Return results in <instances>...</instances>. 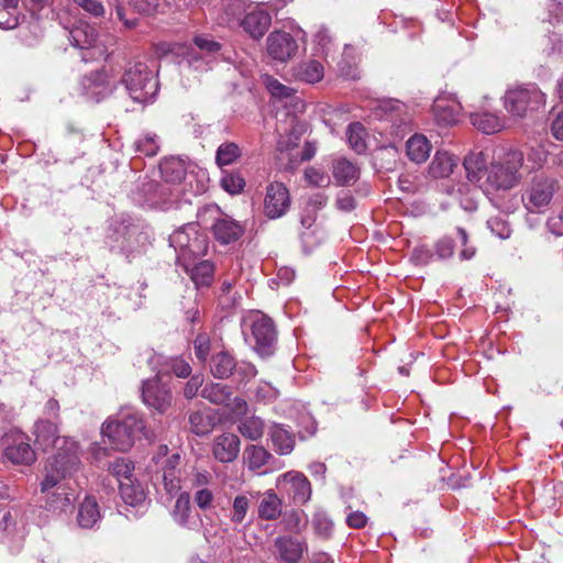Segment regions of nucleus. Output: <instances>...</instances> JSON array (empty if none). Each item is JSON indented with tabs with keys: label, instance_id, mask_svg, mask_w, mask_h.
Returning <instances> with one entry per match:
<instances>
[{
	"label": "nucleus",
	"instance_id": "obj_57",
	"mask_svg": "<svg viewBox=\"0 0 563 563\" xmlns=\"http://www.w3.org/2000/svg\"><path fill=\"white\" fill-rule=\"evenodd\" d=\"M234 373L238 375L240 382H247L257 375V369L254 364L242 361L240 363L236 362Z\"/></svg>",
	"mask_w": 563,
	"mask_h": 563
},
{
	"label": "nucleus",
	"instance_id": "obj_10",
	"mask_svg": "<svg viewBox=\"0 0 563 563\" xmlns=\"http://www.w3.org/2000/svg\"><path fill=\"white\" fill-rule=\"evenodd\" d=\"M44 415L47 416V419H42L37 421V444H41L44 451L48 450V448H56L57 452L65 453V449H60L55 440L63 439L57 435V421L59 419V404L56 399L49 398L43 410Z\"/></svg>",
	"mask_w": 563,
	"mask_h": 563
},
{
	"label": "nucleus",
	"instance_id": "obj_48",
	"mask_svg": "<svg viewBox=\"0 0 563 563\" xmlns=\"http://www.w3.org/2000/svg\"><path fill=\"white\" fill-rule=\"evenodd\" d=\"M279 396V391L271 383L261 380L255 389V398L257 401L272 402Z\"/></svg>",
	"mask_w": 563,
	"mask_h": 563
},
{
	"label": "nucleus",
	"instance_id": "obj_31",
	"mask_svg": "<svg viewBox=\"0 0 563 563\" xmlns=\"http://www.w3.org/2000/svg\"><path fill=\"white\" fill-rule=\"evenodd\" d=\"M471 122L477 130L485 134L497 133L505 126L504 120L490 112L473 113L471 115Z\"/></svg>",
	"mask_w": 563,
	"mask_h": 563
},
{
	"label": "nucleus",
	"instance_id": "obj_34",
	"mask_svg": "<svg viewBox=\"0 0 563 563\" xmlns=\"http://www.w3.org/2000/svg\"><path fill=\"white\" fill-rule=\"evenodd\" d=\"M5 456L15 464H29L34 459V451L22 438L15 439L13 444L5 449Z\"/></svg>",
	"mask_w": 563,
	"mask_h": 563
},
{
	"label": "nucleus",
	"instance_id": "obj_6",
	"mask_svg": "<svg viewBox=\"0 0 563 563\" xmlns=\"http://www.w3.org/2000/svg\"><path fill=\"white\" fill-rule=\"evenodd\" d=\"M123 82L130 97L140 103L152 101L158 91L153 71L142 63H136L125 71Z\"/></svg>",
	"mask_w": 563,
	"mask_h": 563
},
{
	"label": "nucleus",
	"instance_id": "obj_46",
	"mask_svg": "<svg viewBox=\"0 0 563 563\" xmlns=\"http://www.w3.org/2000/svg\"><path fill=\"white\" fill-rule=\"evenodd\" d=\"M245 186V180L241 175L225 173L221 178V187L231 195L240 194Z\"/></svg>",
	"mask_w": 563,
	"mask_h": 563
},
{
	"label": "nucleus",
	"instance_id": "obj_20",
	"mask_svg": "<svg viewBox=\"0 0 563 563\" xmlns=\"http://www.w3.org/2000/svg\"><path fill=\"white\" fill-rule=\"evenodd\" d=\"M254 497L258 499L257 514L261 519L273 521L283 514V499L274 489H267L264 493L256 492Z\"/></svg>",
	"mask_w": 563,
	"mask_h": 563
},
{
	"label": "nucleus",
	"instance_id": "obj_19",
	"mask_svg": "<svg viewBox=\"0 0 563 563\" xmlns=\"http://www.w3.org/2000/svg\"><path fill=\"white\" fill-rule=\"evenodd\" d=\"M240 439L234 433H223L214 438L212 454L221 463L234 461L240 453Z\"/></svg>",
	"mask_w": 563,
	"mask_h": 563
},
{
	"label": "nucleus",
	"instance_id": "obj_4",
	"mask_svg": "<svg viewBox=\"0 0 563 563\" xmlns=\"http://www.w3.org/2000/svg\"><path fill=\"white\" fill-rule=\"evenodd\" d=\"M559 187V180L555 177L544 174L533 176L521 195L523 207L530 213L544 212Z\"/></svg>",
	"mask_w": 563,
	"mask_h": 563
},
{
	"label": "nucleus",
	"instance_id": "obj_35",
	"mask_svg": "<svg viewBox=\"0 0 563 563\" xmlns=\"http://www.w3.org/2000/svg\"><path fill=\"white\" fill-rule=\"evenodd\" d=\"M399 165V154L396 147L379 148L374 156V166L380 172H394Z\"/></svg>",
	"mask_w": 563,
	"mask_h": 563
},
{
	"label": "nucleus",
	"instance_id": "obj_33",
	"mask_svg": "<svg viewBox=\"0 0 563 563\" xmlns=\"http://www.w3.org/2000/svg\"><path fill=\"white\" fill-rule=\"evenodd\" d=\"M159 169L163 179L169 184H179L186 176L185 163L176 157L163 161Z\"/></svg>",
	"mask_w": 563,
	"mask_h": 563
},
{
	"label": "nucleus",
	"instance_id": "obj_61",
	"mask_svg": "<svg viewBox=\"0 0 563 563\" xmlns=\"http://www.w3.org/2000/svg\"><path fill=\"white\" fill-rule=\"evenodd\" d=\"M454 243L449 238H443L435 244V254L439 258L445 260L453 255Z\"/></svg>",
	"mask_w": 563,
	"mask_h": 563
},
{
	"label": "nucleus",
	"instance_id": "obj_1",
	"mask_svg": "<svg viewBox=\"0 0 563 563\" xmlns=\"http://www.w3.org/2000/svg\"><path fill=\"white\" fill-rule=\"evenodd\" d=\"M523 153L507 148L495 152L487 162L483 152L468 154L463 162L467 179L485 195H497L516 188L522 181Z\"/></svg>",
	"mask_w": 563,
	"mask_h": 563
},
{
	"label": "nucleus",
	"instance_id": "obj_59",
	"mask_svg": "<svg viewBox=\"0 0 563 563\" xmlns=\"http://www.w3.org/2000/svg\"><path fill=\"white\" fill-rule=\"evenodd\" d=\"M213 499V494L209 488H199L195 492L194 500L202 510L211 508Z\"/></svg>",
	"mask_w": 563,
	"mask_h": 563
},
{
	"label": "nucleus",
	"instance_id": "obj_5",
	"mask_svg": "<svg viewBox=\"0 0 563 563\" xmlns=\"http://www.w3.org/2000/svg\"><path fill=\"white\" fill-rule=\"evenodd\" d=\"M545 93L537 85L509 89L504 97L505 109L514 117L525 118L545 106Z\"/></svg>",
	"mask_w": 563,
	"mask_h": 563
},
{
	"label": "nucleus",
	"instance_id": "obj_30",
	"mask_svg": "<svg viewBox=\"0 0 563 563\" xmlns=\"http://www.w3.org/2000/svg\"><path fill=\"white\" fill-rule=\"evenodd\" d=\"M406 150L410 161L421 164L429 157L431 145L426 136L415 134L407 141Z\"/></svg>",
	"mask_w": 563,
	"mask_h": 563
},
{
	"label": "nucleus",
	"instance_id": "obj_36",
	"mask_svg": "<svg viewBox=\"0 0 563 563\" xmlns=\"http://www.w3.org/2000/svg\"><path fill=\"white\" fill-rule=\"evenodd\" d=\"M433 113L439 123L451 125L457 122L459 107L444 99H437L433 103Z\"/></svg>",
	"mask_w": 563,
	"mask_h": 563
},
{
	"label": "nucleus",
	"instance_id": "obj_54",
	"mask_svg": "<svg viewBox=\"0 0 563 563\" xmlns=\"http://www.w3.org/2000/svg\"><path fill=\"white\" fill-rule=\"evenodd\" d=\"M107 86V76L104 73H95L90 76L86 77L84 80V87L87 90H91L92 88H98L99 90L96 91V95H100L106 90ZM91 93L93 95L95 91L92 90Z\"/></svg>",
	"mask_w": 563,
	"mask_h": 563
},
{
	"label": "nucleus",
	"instance_id": "obj_39",
	"mask_svg": "<svg viewBox=\"0 0 563 563\" xmlns=\"http://www.w3.org/2000/svg\"><path fill=\"white\" fill-rule=\"evenodd\" d=\"M264 421L258 417H249L238 424L239 432L251 441L261 439L264 434Z\"/></svg>",
	"mask_w": 563,
	"mask_h": 563
},
{
	"label": "nucleus",
	"instance_id": "obj_62",
	"mask_svg": "<svg viewBox=\"0 0 563 563\" xmlns=\"http://www.w3.org/2000/svg\"><path fill=\"white\" fill-rule=\"evenodd\" d=\"M327 201L328 197L324 194L316 192L308 198L306 208L312 212H317L327 205Z\"/></svg>",
	"mask_w": 563,
	"mask_h": 563
},
{
	"label": "nucleus",
	"instance_id": "obj_21",
	"mask_svg": "<svg viewBox=\"0 0 563 563\" xmlns=\"http://www.w3.org/2000/svg\"><path fill=\"white\" fill-rule=\"evenodd\" d=\"M235 367V357L225 350L213 353L209 361V371L218 379L231 377L234 374Z\"/></svg>",
	"mask_w": 563,
	"mask_h": 563
},
{
	"label": "nucleus",
	"instance_id": "obj_52",
	"mask_svg": "<svg viewBox=\"0 0 563 563\" xmlns=\"http://www.w3.org/2000/svg\"><path fill=\"white\" fill-rule=\"evenodd\" d=\"M316 55L323 56L328 54L331 36L327 29H320L313 37Z\"/></svg>",
	"mask_w": 563,
	"mask_h": 563
},
{
	"label": "nucleus",
	"instance_id": "obj_37",
	"mask_svg": "<svg viewBox=\"0 0 563 563\" xmlns=\"http://www.w3.org/2000/svg\"><path fill=\"white\" fill-rule=\"evenodd\" d=\"M386 114V120L390 121L397 128L407 126L410 123V117L406 112V106L398 101H388L383 108Z\"/></svg>",
	"mask_w": 563,
	"mask_h": 563
},
{
	"label": "nucleus",
	"instance_id": "obj_49",
	"mask_svg": "<svg viewBox=\"0 0 563 563\" xmlns=\"http://www.w3.org/2000/svg\"><path fill=\"white\" fill-rule=\"evenodd\" d=\"M247 0H229L225 5V14L228 22H239L246 12Z\"/></svg>",
	"mask_w": 563,
	"mask_h": 563
},
{
	"label": "nucleus",
	"instance_id": "obj_58",
	"mask_svg": "<svg viewBox=\"0 0 563 563\" xmlns=\"http://www.w3.org/2000/svg\"><path fill=\"white\" fill-rule=\"evenodd\" d=\"M488 228L500 239H507L510 236V228L508 223L500 218H490L487 221Z\"/></svg>",
	"mask_w": 563,
	"mask_h": 563
},
{
	"label": "nucleus",
	"instance_id": "obj_40",
	"mask_svg": "<svg viewBox=\"0 0 563 563\" xmlns=\"http://www.w3.org/2000/svg\"><path fill=\"white\" fill-rule=\"evenodd\" d=\"M271 438L275 450L279 454H289L295 445L292 435L279 426H275L271 430Z\"/></svg>",
	"mask_w": 563,
	"mask_h": 563
},
{
	"label": "nucleus",
	"instance_id": "obj_55",
	"mask_svg": "<svg viewBox=\"0 0 563 563\" xmlns=\"http://www.w3.org/2000/svg\"><path fill=\"white\" fill-rule=\"evenodd\" d=\"M170 371L179 378H187L191 375V366L181 357H172L168 361Z\"/></svg>",
	"mask_w": 563,
	"mask_h": 563
},
{
	"label": "nucleus",
	"instance_id": "obj_63",
	"mask_svg": "<svg viewBox=\"0 0 563 563\" xmlns=\"http://www.w3.org/2000/svg\"><path fill=\"white\" fill-rule=\"evenodd\" d=\"M432 258V253L424 246L415 247L411 254V260L419 265L429 263Z\"/></svg>",
	"mask_w": 563,
	"mask_h": 563
},
{
	"label": "nucleus",
	"instance_id": "obj_44",
	"mask_svg": "<svg viewBox=\"0 0 563 563\" xmlns=\"http://www.w3.org/2000/svg\"><path fill=\"white\" fill-rule=\"evenodd\" d=\"M135 151L140 154H143L145 156H155L158 153L159 145L157 142V137L155 134H145L144 136L140 137L135 144Z\"/></svg>",
	"mask_w": 563,
	"mask_h": 563
},
{
	"label": "nucleus",
	"instance_id": "obj_42",
	"mask_svg": "<svg viewBox=\"0 0 563 563\" xmlns=\"http://www.w3.org/2000/svg\"><path fill=\"white\" fill-rule=\"evenodd\" d=\"M316 213L317 212H312L306 208L300 218V223L305 229V231L300 233V239L306 247H313L320 243V239L312 240V236L317 233L316 229L312 230L317 218Z\"/></svg>",
	"mask_w": 563,
	"mask_h": 563
},
{
	"label": "nucleus",
	"instance_id": "obj_56",
	"mask_svg": "<svg viewBox=\"0 0 563 563\" xmlns=\"http://www.w3.org/2000/svg\"><path fill=\"white\" fill-rule=\"evenodd\" d=\"M305 178L309 184L317 186V187H324L330 184L329 176L327 174H324L323 172H321L317 168H313V167L306 169Z\"/></svg>",
	"mask_w": 563,
	"mask_h": 563
},
{
	"label": "nucleus",
	"instance_id": "obj_18",
	"mask_svg": "<svg viewBox=\"0 0 563 563\" xmlns=\"http://www.w3.org/2000/svg\"><path fill=\"white\" fill-rule=\"evenodd\" d=\"M269 13L262 9H253L238 22L252 38L260 40L271 26Z\"/></svg>",
	"mask_w": 563,
	"mask_h": 563
},
{
	"label": "nucleus",
	"instance_id": "obj_50",
	"mask_svg": "<svg viewBox=\"0 0 563 563\" xmlns=\"http://www.w3.org/2000/svg\"><path fill=\"white\" fill-rule=\"evenodd\" d=\"M302 512L298 510H291L284 515L282 525L284 529L289 532H300L302 528Z\"/></svg>",
	"mask_w": 563,
	"mask_h": 563
},
{
	"label": "nucleus",
	"instance_id": "obj_32",
	"mask_svg": "<svg viewBox=\"0 0 563 563\" xmlns=\"http://www.w3.org/2000/svg\"><path fill=\"white\" fill-rule=\"evenodd\" d=\"M77 520L86 529L93 528L100 520L99 506L93 497H86L80 504Z\"/></svg>",
	"mask_w": 563,
	"mask_h": 563
},
{
	"label": "nucleus",
	"instance_id": "obj_22",
	"mask_svg": "<svg viewBox=\"0 0 563 563\" xmlns=\"http://www.w3.org/2000/svg\"><path fill=\"white\" fill-rule=\"evenodd\" d=\"M212 231L214 238L220 243L229 244L242 236L244 228L238 221L229 217H223L213 223Z\"/></svg>",
	"mask_w": 563,
	"mask_h": 563
},
{
	"label": "nucleus",
	"instance_id": "obj_15",
	"mask_svg": "<svg viewBox=\"0 0 563 563\" xmlns=\"http://www.w3.org/2000/svg\"><path fill=\"white\" fill-rule=\"evenodd\" d=\"M286 485L287 494L295 504L303 505L311 497V485L308 478L298 472H287L277 478V485Z\"/></svg>",
	"mask_w": 563,
	"mask_h": 563
},
{
	"label": "nucleus",
	"instance_id": "obj_28",
	"mask_svg": "<svg viewBox=\"0 0 563 563\" xmlns=\"http://www.w3.org/2000/svg\"><path fill=\"white\" fill-rule=\"evenodd\" d=\"M69 40L74 46L88 49L96 47L98 35L93 26L82 23L70 30Z\"/></svg>",
	"mask_w": 563,
	"mask_h": 563
},
{
	"label": "nucleus",
	"instance_id": "obj_14",
	"mask_svg": "<svg viewBox=\"0 0 563 563\" xmlns=\"http://www.w3.org/2000/svg\"><path fill=\"white\" fill-rule=\"evenodd\" d=\"M113 470L122 476L119 479V490L123 501L130 506L142 504L145 500V493L140 484L133 482L129 464L124 461L117 462Z\"/></svg>",
	"mask_w": 563,
	"mask_h": 563
},
{
	"label": "nucleus",
	"instance_id": "obj_17",
	"mask_svg": "<svg viewBox=\"0 0 563 563\" xmlns=\"http://www.w3.org/2000/svg\"><path fill=\"white\" fill-rule=\"evenodd\" d=\"M172 517L177 525L189 530H198L201 525L199 515L192 510L188 493L179 494L172 510Z\"/></svg>",
	"mask_w": 563,
	"mask_h": 563
},
{
	"label": "nucleus",
	"instance_id": "obj_25",
	"mask_svg": "<svg viewBox=\"0 0 563 563\" xmlns=\"http://www.w3.org/2000/svg\"><path fill=\"white\" fill-rule=\"evenodd\" d=\"M244 463L250 471L260 472L265 474L266 471H261L263 466L269 464L274 460L273 455L263 446L247 445L243 453Z\"/></svg>",
	"mask_w": 563,
	"mask_h": 563
},
{
	"label": "nucleus",
	"instance_id": "obj_16",
	"mask_svg": "<svg viewBox=\"0 0 563 563\" xmlns=\"http://www.w3.org/2000/svg\"><path fill=\"white\" fill-rule=\"evenodd\" d=\"M306 551V542L294 537L282 536L274 540V553L284 563H299Z\"/></svg>",
	"mask_w": 563,
	"mask_h": 563
},
{
	"label": "nucleus",
	"instance_id": "obj_23",
	"mask_svg": "<svg viewBox=\"0 0 563 563\" xmlns=\"http://www.w3.org/2000/svg\"><path fill=\"white\" fill-rule=\"evenodd\" d=\"M291 74L296 80L306 84H316L322 80L324 67L319 60L307 59L294 66Z\"/></svg>",
	"mask_w": 563,
	"mask_h": 563
},
{
	"label": "nucleus",
	"instance_id": "obj_29",
	"mask_svg": "<svg viewBox=\"0 0 563 563\" xmlns=\"http://www.w3.org/2000/svg\"><path fill=\"white\" fill-rule=\"evenodd\" d=\"M456 165L457 159L454 156L446 152H437L429 165V174L433 178H445L453 173Z\"/></svg>",
	"mask_w": 563,
	"mask_h": 563
},
{
	"label": "nucleus",
	"instance_id": "obj_41",
	"mask_svg": "<svg viewBox=\"0 0 563 563\" xmlns=\"http://www.w3.org/2000/svg\"><path fill=\"white\" fill-rule=\"evenodd\" d=\"M214 266L209 261H201L190 269V277L197 287L209 286L213 280Z\"/></svg>",
	"mask_w": 563,
	"mask_h": 563
},
{
	"label": "nucleus",
	"instance_id": "obj_9",
	"mask_svg": "<svg viewBox=\"0 0 563 563\" xmlns=\"http://www.w3.org/2000/svg\"><path fill=\"white\" fill-rule=\"evenodd\" d=\"M25 534L24 522L19 519L16 511H0V543L10 552L19 553L23 548Z\"/></svg>",
	"mask_w": 563,
	"mask_h": 563
},
{
	"label": "nucleus",
	"instance_id": "obj_38",
	"mask_svg": "<svg viewBox=\"0 0 563 563\" xmlns=\"http://www.w3.org/2000/svg\"><path fill=\"white\" fill-rule=\"evenodd\" d=\"M242 156V151L236 143L224 142L219 145L216 152V164L219 167H224L235 164Z\"/></svg>",
	"mask_w": 563,
	"mask_h": 563
},
{
	"label": "nucleus",
	"instance_id": "obj_53",
	"mask_svg": "<svg viewBox=\"0 0 563 563\" xmlns=\"http://www.w3.org/2000/svg\"><path fill=\"white\" fill-rule=\"evenodd\" d=\"M205 377L202 374L190 375L186 383L183 394L186 399H192L198 395L199 389H202Z\"/></svg>",
	"mask_w": 563,
	"mask_h": 563
},
{
	"label": "nucleus",
	"instance_id": "obj_45",
	"mask_svg": "<svg viewBox=\"0 0 563 563\" xmlns=\"http://www.w3.org/2000/svg\"><path fill=\"white\" fill-rule=\"evenodd\" d=\"M192 345L197 360L201 363H206L211 350V341L209 335L207 333L197 334Z\"/></svg>",
	"mask_w": 563,
	"mask_h": 563
},
{
	"label": "nucleus",
	"instance_id": "obj_60",
	"mask_svg": "<svg viewBox=\"0 0 563 563\" xmlns=\"http://www.w3.org/2000/svg\"><path fill=\"white\" fill-rule=\"evenodd\" d=\"M74 3L93 16H101L104 13L103 5L97 0H74Z\"/></svg>",
	"mask_w": 563,
	"mask_h": 563
},
{
	"label": "nucleus",
	"instance_id": "obj_26",
	"mask_svg": "<svg viewBox=\"0 0 563 563\" xmlns=\"http://www.w3.org/2000/svg\"><path fill=\"white\" fill-rule=\"evenodd\" d=\"M233 391L230 386L220 383L210 382L203 386L200 391V396L211 404L222 405L224 407L230 406L232 400Z\"/></svg>",
	"mask_w": 563,
	"mask_h": 563
},
{
	"label": "nucleus",
	"instance_id": "obj_8",
	"mask_svg": "<svg viewBox=\"0 0 563 563\" xmlns=\"http://www.w3.org/2000/svg\"><path fill=\"white\" fill-rule=\"evenodd\" d=\"M159 373L142 384V400L159 415L166 413L173 406L174 397L170 387L162 383Z\"/></svg>",
	"mask_w": 563,
	"mask_h": 563
},
{
	"label": "nucleus",
	"instance_id": "obj_12",
	"mask_svg": "<svg viewBox=\"0 0 563 563\" xmlns=\"http://www.w3.org/2000/svg\"><path fill=\"white\" fill-rule=\"evenodd\" d=\"M298 41L288 32L274 31L266 38V51L271 58L286 63L296 56Z\"/></svg>",
	"mask_w": 563,
	"mask_h": 563
},
{
	"label": "nucleus",
	"instance_id": "obj_3",
	"mask_svg": "<svg viewBox=\"0 0 563 563\" xmlns=\"http://www.w3.org/2000/svg\"><path fill=\"white\" fill-rule=\"evenodd\" d=\"M101 432L114 450L122 452L131 449L141 435L148 441H153L155 438L154 432L145 428V421L136 412L126 413L119 420L106 421Z\"/></svg>",
	"mask_w": 563,
	"mask_h": 563
},
{
	"label": "nucleus",
	"instance_id": "obj_11",
	"mask_svg": "<svg viewBox=\"0 0 563 563\" xmlns=\"http://www.w3.org/2000/svg\"><path fill=\"white\" fill-rule=\"evenodd\" d=\"M169 243L176 250H180L183 254H190L195 257L202 256L207 253V239L196 231L194 225H188L176 230L169 236Z\"/></svg>",
	"mask_w": 563,
	"mask_h": 563
},
{
	"label": "nucleus",
	"instance_id": "obj_51",
	"mask_svg": "<svg viewBox=\"0 0 563 563\" xmlns=\"http://www.w3.org/2000/svg\"><path fill=\"white\" fill-rule=\"evenodd\" d=\"M265 84L272 96L276 98H288L295 92L292 88L283 85L277 79L272 77H267Z\"/></svg>",
	"mask_w": 563,
	"mask_h": 563
},
{
	"label": "nucleus",
	"instance_id": "obj_47",
	"mask_svg": "<svg viewBox=\"0 0 563 563\" xmlns=\"http://www.w3.org/2000/svg\"><path fill=\"white\" fill-rule=\"evenodd\" d=\"M250 499L245 495H238L232 505L231 521L234 523H241L249 511Z\"/></svg>",
	"mask_w": 563,
	"mask_h": 563
},
{
	"label": "nucleus",
	"instance_id": "obj_27",
	"mask_svg": "<svg viewBox=\"0 0 563 563\" xmlns=\"http://www.w3.org/2000/svg\"><path fill=\"white\" fill-rule=\"evenodd\" d=\"M179 461V455L175 454L166 460L163 468V484L169 495L177 493L181 487L180 471L178 470Z\"/></svg>",
	"mask_w": 563,
	"mask_h": 563
},
{
	"label": "nucleus",
	"instance_id": "obj_24",
	"mask_svg": "<svg viewBox=\"0 0 563 563\" xmlns=\"http://www.w3.org/2000/svg\"><path fill=\"white\" fill-rule=\"evenodd\" d=\"M332 175L338 185L351 186L360 177V167L345 157H339L332 163Z\"/></svg>",
	"mask_w": 563,
	"mask_h": 563
},
{
	"label": "nucleus",
	"instance_id": "obj_64",
	"mask_svg": "<svg viewBox=\"0 0 563 563\" xmlns=\"http://www.w3.org/2000/svg\"><path fill=\"white\" fill-rule=\"evenodd\" d=\"M551 133L554 139L563 141V109L554 115L551 123Z\"/></svg>",
	"mask_w": 563,
	"mask_h": 563
},
{
	"label": "nucleus",
	"instance_id": "obj_7",
	"mask_svg": "<svg viewBox=\"0 0 563 563\" xmlns=\"http://www.w3.org/2000/svg\"><path fill=\"white\" fill-rule=\"evenodd\" d=\"M250 331L247 341L261 357H269L275 353L277 344V331L271 318L262 313H255L250 318Z\"/></svg>",
	"mask_w": 563,
	"mask_h": 563
},
{
	"label": "nucleus",
	"instance_id": "obj_2",
	"mask_svg": "<svg viewBox=\"0 0 563 563\" xmlns=\"http://www.w3.org/2000/svg\"><path fill=\"white\" fill-rule=\"evenodd\" d=\"M55 443L66 452H57L49 460V467L41 483V493L44 498V508L53 514L64 511L70 505L67 488L60 484V481L67 473L75 470L79 463L78 445L71 439H57Z\"/></svg>",
	"mask_w": 563,
	"mask_h": 563
},
{
	"label": "nucleus",
	"instance_id": "obj_13",
	"mask_svg": "<svg viewBox=\"0 0 563 563\" xmlns=\"http://www.w3.org/2000/svg\"><path fill=\"white\" fill-rule=\"evenodd\" d=\"M290 207V195L287 187L279 181L271 183L266 187L264 198V213L269 219L282 218Z\"/></svg>",
	"mask_w": 563,
	"mask_h": 563
},
{
	"label": "nucleus",
	"instance_id": "obj_43",
	"mask_svg": "<svg viewBox=\"0 0 563 563\" xmlns=\"http://www.w3.org/2000/svg\"><path fill=\"white\" fill-rule=\"evenodd\" d=\"M365 129L358 122L351 123L347 128V142L350 147L361 154L366 150Z\"/></svg>",
	"mask_w": 563,
	"mask_h": 563
}]
</instances>
